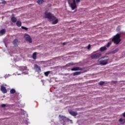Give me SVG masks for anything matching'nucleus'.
Here are the masks:
<instances>
[{"instance_id":"32","label":"nucleus","mask_w":125,"mask_h":125,"mask_svg":"<svg viewBox=\"0 0 125 125\" xmlns=\"http://www.w3.org/2000/svg\"><path fill=\"white\" fill-rule=\"evenodd\" d=\"M62 44H63V45H65V44H66V43H65V42H63V43H62Z\"/></svg>"},{"instance_id":"25","label":"nucleus","mask_w":125,"mask_h":125,"mask_svg":"<svg viewBox=\"0 0 125 125\" xmlns=\"http://www.w3.org/2000/svg\"><path fill=\"white\" fill-rule=\"evenodd\" d=\"M99 85H103L104 84V82L101 81L99 83Z\"/></svg>"},{"instance_id":"1","label":"nucleus","mask_w":125,"mask_h":125,"mask_svg":"<svg viewBox=\"0 0 125 125\" xmlns=\"http://www.w3.org/2000/svg\"><path fill=\"white\" fill-rule=\"evenodd\" d=\"M45 18L49 19V21H53V25H55L58 23V19H56V17L51 14L50 12H45Z\"/></svg>"},{"instance_id":"24","label":"nucleus","mask_w":125,"mask_h":125,"mask_svg":"<svg viewBox=\"0 0 125 125\" xmlns=\"http://www.w3.org/2000/svg\"><path fill=\"white\" fill-rule=\"evenodd\" d=\"M44 74L46 77H48V75L50 74V71L45 72Z\"/></svg>"},{"instance_id":"26","label":"nucleus","mask_w":125,"mask_h":125,"mask_svg":"<svg viewBox=\"0 0 125 125\" xmlns=\"http://www.w3.org/2000/svg\"><path fill=\"white\" fill-rule=\"evenodd\" d=\"M21 29H23V30H25L26 31L28 30V28L24 26H21Z\"/></svg>"},{"instance_id":"14","label":"nucleus","mask_w":125,"mask_h":125,"mask_svg":"<svg viewBox=\"0 0 125 125\" xmlns=\"http://www.w3.org/2000/svg\"><path fill=\"white\" fill-rule=\"evenodd\" d=\"M11 21L13 23H15L17 21V19L15 17H12L11 18Z\"/></svg>"},{"instance_id":"9","label":"nucleus","mask_w":125,"mask_h":125,"mask_svg":"<svg viewBox=\"0 0 125 125\" xmlns=\"http://www.w3.org/2000/svg\"><path fill=\"white\" fill-rule=\"evenodd\" d=\"M35 68L36 72H38V73H41V72H42V69H41V67L39 66V65H38L37 64H35Z\"/></svg>"},{"instance_id":"19","label":"nucleus","mask_w":125,"mask_h":125,"mask_svg":"<svg viewBox=\"0 0 125 125\" xmlns=\"http://www.w3.org/2000/svg\"><path fill=\"white\" fill-rule=\"evenodd\" d=\"M0 35H4L5 34V30L4 29H2L0 31Z\"/></svg>"},{"instance_id":"17","label":"nucleus","mask_w":125,"mask_h":125,"mask_svg":"<svg viewBox=\"0 0 125 125\" xmlns=\"http://www.w3.org/2000/svg\"><path fill=\"white\" fill-rule=\"evenodd\" d=\"M32 58L33 59H37V52H34L32 55Z\"/></svg>"},{"instance_id":"2","label":"nucleus","mask_w":125,"mask_h":125,"mask_svg":"<svg viewBox=\"0 0 125 125\" xmlns=\"http://www.w3.org/2000/svg\"><path fill=\"white\" fill-rule=\"evenodd\" d=\"M81 2V0H68V2L69 4V6L71 7L72 10H75L77 9L78 7L77 6V3Z\"/></svg>"},{"instance_id":"23","label":"nucleus","mask_w":125,"mask_h":125,"mask_svg":"<svg viewBox=\"0 0 125 125\" xmlns=\"http://www.w3.org/2000/svg\"><path fill=\"white\" fill-rule=\"evenodd\" d=\"M27 69L26 66H22L20 68L21 71H24Z\"/></svg>"},{"instance_id":"16","label":"nucleus","mask_w":125,"mask_h":125,"mask_svg":"<svg viewBox=\"0 0 125 125\" xmlns=\"http://www.w3.org/2000/svg\"><path fill=\"white\" fill-rule=\"evenodd\" d=\"M119 122L121 123L122 125H124V124H125V119H123V118H120L119 120Z\"/></svg>"},{"instance_id":"18","label":"nucleus","mask_w":125,"mask_h":125,"mask_svg":"<svg viewBox=\"0 0 125 125\" xmlns=\"http://www.w3.org/2000/svg\"><path fill=\"white\" fill-rule=\"evenodd\" d=\"M37 2H38V4H42V3H43V2H44V0H38Z\"/></svg>"},{"instance_id":"4","label":"nucleus","mask_w":125,"mask_h":125,"mask_svg":"<svg viewBox=\"0 0 125 125\" xmlns=\"http://www.w3.org/2000/svg\"><path fill=\"white\" fill-rule=\"evenodd\" d=\"M102 59L100 61V65H102L103 66H104L105 65H107L108 64V62L109 61V57L104 56L102 58Z\"/></svg>"},{"instance_id":"10","label":"nucleus","mask_w":125,"mask_h":125,"mask_svg":"<svg viewBox=\"0 0 125 125\" xmlns=\"http://www.w3.org/2000/svg\"><path fill=\"white\" fill-rule=\"evenodd\" d=\"M71 71H81V70H83V69L79 67H75L71 69Z\"/></svg>"},{"instance_id":"6","label":"nucleus","mask_w":125,"mask_h":125,"mask_svg":"<svg viewBox=\"0 0 125 125\" xmlns=\"http://www.w3.org/2000/svg\"><path fill=\"white\" fill-rule=\"evenodd\" d=\"M101 55H102V54L101 53H98L91 55L90 58L91 59H97L98 58H100Z\"/></svg>"},{"instance_id":"20","label":"nucleus","mask_w":125,"mask_h":125,"mask_svg":"<svg viewBox=\"0 0 125 125\" xmlns=\"http://www.w3.org/2000/svg\"><path fill=\"white\" fill-rule=\"evenodd\" d=\"M81 72H79V71H77L75 72L74 74H73V76H78L79 75H81Z\"/></svg>"},{"instance_id":"22","label":"nucleus","mask_w":125,"mask_h":125,"mask_svg":"<svg viewBox=\"0 0 125 125\" xmlns=\"http://www.w3.org/2000/svg\"><path fill=\"white\" fill-rule=\"evenodd\" d=\"M111 44H112V42H108L107 43V44H106V45L105 46V47L108 48L110 47V46L111 45Z\"/></svg>"},{"instance_id":"13","label":"nucleus","mask_w":125,"mask_h":125,"mask_svg":"<svg viewBox=\"0 0 125 125\" xmlns=\"http://www.w3.org/2000/svg\"><path fill=\"white\" fill-rule=\"evenodd\" d=\"M107 50V48L106 46H103L100 48V51L101 52H104V51H106Z\"/></svg>"},{"instance_id":"5","label":"nucleus","mask_w":125,"mask_h":125,"mask_svg":"<svg viewBox=\"0 0 125 125\" xmlns=\"http://www.w3.org/2000/svg\"><path fill=\"white\" fill-rule=\"evenodd\" d=\"M60 121L62 123V124L63 125H66V123H69V122L71 121V120L64 116H62L61 118Z\"/></svg>"},{"instance_id":"28","label":"nucleus","mask_w":125,"mask_h":125,"mask_svg":"<svg viewBox=\"0 0 125 125\" xmlns=\"http://www.w3.org/2000/svg\"><path fill=\"white\" fill-rule=\"evenodd\" d=\"M2 4H6V1H3L2 2Z\"/></svg>"},{"instance_id":"8","label":"nucleus","mask_w":125,"mask_h":125,"mask_svg":"<svg viewBox=\"0 0 125 125\" xmlns=\"http://www.w3.org/2000/svg\"><path fill=\"white\" fill-rule=\"evenodd\" d=\"M0 90L3 93H7V90H6V88H5V87L3 85L0 86Z\"/></svg>"},{"instance_id":"30","label":"nucleus","mask_w":125,"mask_h":125,"mask_svg":"<svg viewBox=\"0 0 125 125\" xmlns=\"http://www.w3.org/2000/svg\"><path fill=\"white\" fill-rule=\"evenodd\" d=\"M120 27H118L117 28V30L118 31V32H119V31H120Z\"/></svg>"},{"instance_id":"21","label":"nucleus","mask_w":125,"mask_h":125,"mask_svg":"<svg viewBox=\"0 0 125 125\" xmlns=\"http://www.w3.org/2000/svg\"><path fill=\"white\" fill-rule=\"evenodd\" d=\"M10 92L11 93V94H14V93L16 92V91L14 89H12L10 90Z\"/></svg>"},{"instance_id":"12","label":"nucleus","mask_w":125,"mask_h":125,"mask_svg":"<svg viewBox=\"0 0 125 125\" xmlns=\"http://www.w3.org/2000/svg\"><path fill=\"white\" fill-rule=\"evenodd\" d=\"M13 44L15 45V46H18V45L19 44V41L17 39H15L13 41Z\"/></svg>"},{"instance_id":"7","label":"nucleus","mask_w":125,"mask_h":125,"mask_svg":"<svg viewBox=\"0 0 125 125\" xmlns=\"http://www.w3.org/2000/svg\"><path fill=\"white\" fill-rule=\"evenodd\" d=\"M24 38H25V40L26 42H28L29 43H32V38L31 36L29 35V34H25Z\"/></svg>"},{"instance_id":"31","label":"nucleus","mask_w":125,"mask_h":125,"mask_svg":"<svg viewBox=\"0 0 125 125\" xmlns=\"http://www.w3.org/2000/svg\"><path fill=\"white\" fill-rule=\"evenodd\" d=\"M123 117H125V112L124 113H123Z\"/></svg>"},{"instance_id":"29","label":"nucleus","mask_w":125,"mask_h":125,"mask_svg":"<svg viewBox=\"0 0 125 125\" xmlns=\"http://www.w3.org/2000/svg\"><path fill=\"white\" fill-rule=\"evenodd\" d=\"M90 47H91V46L90 45V44H89L87 46V49H89Z\"/></svg>"},{"instance_id":"27","label":"nucleus","mask_w":125,"mask_h":125,"mask_svg":"<svg viewBox=\"0 0 125 125\" xmlns=\"http://www.w3.org/2000/svg\"><path fill=\"white\" fill-rule=\"evenodd\" d=\"M1 106L2 108H5V107H6V105H5V104H1Z\"/></svg>"},{"instance_id":"3","label":"nucleus","mask_w":125,"mask_h":125,"mask_svg":"<svg viewBox=\"0 0 125 125\" xmlns=\"http://www.w3.org/2000/svg\"><path fill=\"white\" fill-rule=\"evenodd\" d=\"M121 35L118 34L114 37L112 39V41L115 44H119L121 42Z\"/></svg>"},{"instance_id":"15","label":"nucleus","mask_w":125,"mask_h":125,"mask_svg":"<svg viewBox=\"0 0 125 125\" xmlns=\"http://www.w3.org/2000/svg\"><path fill=\"white\" fill-rule=\"evenodd\" d=\"M16 25L18 27H21L22 25V22L20 21H17Z\"/></svg>"},{"instance_id":"11","label":"nucleus","mask_w":125,"mask_h":125,"mask_svg":"<svg viewBox=\"0 0 125 125\" xmlns=\"http://www.w3.org/2000/svg\"><path fill=\"white\" fill-rule=\"evenodd\" d=\"M69 113L71 116H73V117H76L78 115V112L74 111H69Z\"/></svg>"}]
</instances>
